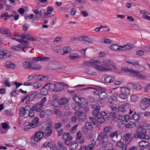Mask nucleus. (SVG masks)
I'll return each instance as SVG.
<instances>
[{
  "label": "nucleus",
  "mask_w": 150,
  "mask_h": 150,
  "mask_svg": "<svg viewBox=\"0 0 150 150\" xmlns=\"http://www.w3.org/2000/svg\"><path fill=\"white\" fill-rule=\"evenodd\" d=\"M61 47L60 46H56L54 47L53 49L54 51H56L57 52H59V50H61Z\"/></svg>",
  "instance_id": "nucleus-62"
},
{
  "label": "nucleus",
  "mask_w": 150,
  "mask_h": 150,
  "mask_svg": "<svg viewBox=\"0 0 150 150\" xmlns=\"http://www.w3.org/2000/svg\"><path fill=\"white\" fill-rule=\"evenodd\" d=\"M88 39V37L85 36H82L76 38H74V40H75L76 39H78L79 40L83 41L85 42H86L87 40Z\"/></svg>",
  "instance_id": "nucleus-32"
},
{
  "label": "nucleus",
  "mask_w": 150,
  "mask_h": 150,
  "mask_svg": "<svg viewBox=\"0 0 150 150\" xmlns=\"http://www.w3.org/2000/svg\"><path fill=\"white\" fill-rule=\"evenodd\" d=\"M121 93L127 95L129 94L130 91L128 88L124 87L121 89Z\"/></svg>",
  "instance_id": "nucleus-30"
},
{
  "label": "nucleus",
  "mask_w": 150,
  "mask_h": 150,
  "mask_svg": "<svg viewBox=\"0 0 150 150\" xmlns=\"http://www.w3.org/2000/svg\"><path fill=\"white\" fill-rule=\"evenodd\" d=\"M40 93L41 95L45 96L47 94L48 91L46 88H45L44 87H43L41 89Z\"/></svg>",
  "instance_id": "nucleus-35"
},
{
  "label": "nucleus",
  "mask_w": 150,
  "mask_h": 150,
  "mask_svg": "<svg viewBox=\"0 0 150 150\" xmlns=\"http://www.w3.org/2000/svg\"><path fill=\"white\" fill-rule=\"evenodd\" d=\"M59 65V64L57 62H54L49 64L48 68L50 69L54 70L58 68Z\"/></svg>",
  "instance_id": "nucleus-10"
},
{
  "label": "nucleus",
  "mask_w": 150,
  "mask_h": 150,
  "mask_svg": "<svg viewBox=\"0 0 150 150\" xmlns=\"http://www.w3.org/2000/svg\"><path fill=\"white\" fill-rule=\"evenodd\" d=\"M44 136L43 132L39 131L36 132L31 137V141L34 143L37 142L41 140Z\"/></svg>",
  "instance_id": "nucleus-3"
},
{
  "label": "nucleus",
  "mask_w": 150,
  "mask_h": 150,
  "mask_svg": "<svg viewBox=\"0 0 150 150\" xmlns=\"http://www.w3.org/2000/svg\"><path fill=\"white\" fill-rule=\"evenodd\" d=\"M38 91H36L32 94L29 97V99L30 101H32L34 98H38L40 97V93L38 94Z\"/></svg>",
  "instance_id": "nucleus-18"
},
{
  "label": "nucleus",
  "mask_w": 150,
  "mask_h": 150,
  "mask_svg": "<svg viewBox=\"0 0 150 150\" xmlns=\"http://www.w3.org/2000/svg\"><path fill=\"white\" fill-rule=\"evenodd\" d=\"M39 119L38 117L34 118L30 124H31V127L33 128H35L38 127L39 124Z\"/></svg>",
  "instance_id": "nucleus-16"
},
{
  "label": "nucleus",
  "mask_w": 150,
  "mask_h": 150,
  "mask_svg": "<svg viewBox=\"0 0 150 150\" xmlns=\"http://www.w3.org/2000/svg\"><path fill=\"white\" fill-rule=\"evenodd\" d=\"M68 101V100L67 99L63 98L60 99L59 100L60 104V105H65L67 103Z\"/></svg>",
  "instance_id": "nucleus-39"
},
{
  "label": "nucleus",
  "mask_w": 150,
  "mask_h": 150,
  "mask_svg": "<svg viewBox=\"0 0 150 150\" xmlns=\"http://www.w3.org/2000/svg\"><path fill=\"white\" fill-rule=\"evenodd\" d=\"M11 56V54L7 52L6 50H0V59H3L5 57H9Z\"/></svg>",
  "instance_id": "nucleus-11"
},
{
  "label": "nucleus",
  "mask_w": 150,
  "mask_h": 150,
  "mask_svg": "<svg viewBox=\"0 0 150 150\" xmlns=\"http://www.w3.org/2000/svg\"><path fill=\"white\" fill-rule=\"evenodd\" d=\"M62 136V139H69L70 140H71L73 139L72 137L70 135V134L69 132L64 133Z\"/></svg>",
  "instance_id": "nucleus-26"
},
{
  "label": "nucleus",
  "mask_w": 150,
  "mask_h": 150,
  "mask_svg": "<svg viewBox=\"0 0 150 150\" xmlns=\"http://www.w3.org/2000/svg\"><path fill=\"white\" fill-rule=\"evenodd\" d=\"M79 95L80 94L79 93H75V94H74V96L72 98L73 100L75 102L78 103L79 104L81 101V98L79 97Z\"/></svg>",
  "instance_id": "nucleus-21"
},
{
  "label": "nucleus",
  "mask_w": 150,
  "mask_h": 150,
  "mask_svg": "<svg viewBox=\"0 0 150 150\" xmlns=\"http://www.w3.org/2000/svg\"><path fill=\"white\" fill-rule=\"evenodd\" d=\"M11 50H15L16 51H20L21 50H23V49L22 48V47L21 45H16L13 46L11 47Z\"/></svg>",
  "instance_id": "nucleus-27"
},
{
  "label": "nucleus",
  "mask_w": 150,
  "mask_h": 150,
  "mask_svg": "<svg viewBox=\"0 0 150 150\" xmlns=\"http://www.w3.org/2000/svg\"><path fill=\"white\" fill-rule=\"evenodd\" d=\"M0 31L1 33L2 34H6L8 36L11 35V33L7 29H1L0 30Z\"/></svg>",
  "instance_id": "nucleus-36"
},
{
  "label": "nucleus",
  "mask_w": 150,
  "mask_h": 150,
  "mask_svg": "<svg viewBox=\"0 0 150 150\" xmlns=\"http://www.w3.org/2000/svg\"><path fill=\"white\" fill-rule=\"evenodd\" d=\"M75 115L76 117H78V118L80 121H84L86 119V115L82 111L75 112Z\"/></svg>",
  "instance_id": "nucleus-7"
},
{
  "label": "nucleus",
  "mask_w": 150,
  "mask_h": 150,
  "mask_svg": "<svg viewBox=\"0 0 150 150\" xmlns=\"http://www.w3.org/2000/svg\"><path fill=\"white\" fill-rule=\"evenodd\" d=\"M97 60L92 59L91 61H86L83 62V65L85 66H95V67H96V65L97 64L96 63V62L95 61Z\"/></svg>",
  "instance_id": "nucleus-14"
},
{
  "label": "nucleus",
  "mask_w": 150,
  "mask_h": 150,
  "mask_svg": "<svg viewBox=\"0 0 150 150\" xmlns=\"http://www.w3.org/2000/svg\"><path fill=\"white\" fill-rule=\"evenodd\" d=\"M139 96L136 95H132L131 96V102L134 103L137 101L139 99Z\"/></svg>",
  "instance_id": "nucleus-31"
},
{
  "label": "nucleus",
  "mask_w": 150,
  "mask_h": 150,
  "mask_svg": "<svg viewBox=\"0 0 150 150\" xmlns=\"http://www.w3.org/2000/svg\"><path fill=\"white\" fill-rule=\"evenodd\" d=\"M148 98H144L142 99L140 102V107L143 110H146L149 105V103L147 102Z\"/></svg>",
  "instance_id": "nucleus-8"
},
{
  "label": "nucleus",
  "mask_w": 150,
  "mask_h": 150,
  "mask_svg": "<svg viewBox=\"0 0 150 150\" xmlns=\"http://www.w3.org/2000/svg\"><path fill=\"white\" fill-rule=\"evenodd\" d=\"M50 59V57L44 56L42 57H34L32 59L34 61H43L45 62L48 61Z\"/></svg>",
  "instance_id": "nucleus-17"
},
{
  "label": "nucleus",
  "mask_w": 150,
  "mask_h": 150,
  "mask_svg": "<svg viewBox=\"0 0 150 150\" xmlns=\"http://www.w3.org/2000/svg\"><path fill=\"white\" fill-rule=\"evenodd\" d=\"M124 107L122 105H119L118 108V110L122 112H124L125 110Z\"/></svg>",
  "instance_id": "nucleus-57"
},
{
  "label": "nucleus",
  "mask_w": 150,
  "mask_h": 150,
  "mask_svg": "<svg viewBox=\"0 0 150 150\" xmlns=\"http://www.w3.org/2000/svg\"><path fill=\"white\" fill-rule=\"evenodd\" d=\"M94 148V145H93L91 144H89L87 147V149L88 150H91Z\"/></svg>",
  "instance_id": "nucleus-64"
},
{
  "label": "nucleus",
  "mask_w": 150,
  "mask_h": 150,
  "mask_svg": "<svg viewBox=\"0 0 150 150\" xmlns=\"http://www.w3.org/2000/svg\"><path fill=\"white\" fill-rule=\"evenodd\" d=\"M137 73H133L134 74L132 73V74H133L135 76H137V77H138L139 78H141L142 79H146V77L145 76H144L142 75L141 74H140L139 73V72L138 71H137Z\"/></svg>",
  "instance_id": "nucleus-41"
},
{
  "label": "nucleus",
  "mask_w": 150,
  "mask_h": 150,
  "mask_svg": "<svg viewBox=\"0 0 150 150\" xmlns=\"http://www.w3.org/2000/svg\"><path fill=\"white\" fill-rule=\"evenodd\" d=\"M140 146L144 148H145L148 146L149 143L146 141L141 140L139 142Z\"/></svg>",
  "instance_id": "nucleus-25"
},
{
  "label": "nucleus",
  "mask_w": 150,
  "mask_h": 150,
  "mask_svg": "<svg viewBox=\"0 0 150 150\" xmlns=\"http://www.w3.org/2000/svg\"><path fill=\"white\" fill-rule=\"evenodd\" d=\"M55 84H50L48 88V89L50 91H55Z\"/></svg>",
  "instance_id": "nucleus-44"
},
{
  "label": "nucleus",
  "mask_w": 150,
  "mask_h": 150,
  "mask_svg": "<svg viewBox=\"0 0 150 150\" xmlns=\"http://www.w3.org/2000/svg\"><path fill=\"white\" fill-rule=\"evenodd\" d=\"M95 61L98 64H102L101 65H96L95 69L99 71L107 72L110 71L112 68H115L116 66L113 62L110 59H104L100 61L99 60Z\"/></svg>",
  "instance_id": "nucleus-1"
},
{
  "label": "nucleus",
  "mask_w": 150,
  "mask_h": 150,
  "mask_svg": "<svg viewBox=\"0 0 150 150\" xmlns=\"http://www.w3.org/2000/svg\"><path fill=\"white\" fill-rule=\"evenodd\" d=\"M52 97L54 99V100L55 101L54 102L58 104L59 102L57 100L59 99V97L56 94H54L52 96Z\"/></svg>",
  "instance_id": "nucleus-53"
},
{
  "label": "nucleus",
  "mask_w": 150,
  "mask_h": 150,
  "mask_svg": "<svg viewBox=\"0 0 150 150\" xmlns=\"http://www.w3.org/2000/svg\"><path fill=\"white\" fill-rule=\"evenodd\" d=\"M56 131L58 132L57 135L58 137L60 136L64 132L62 128L56 129Z\"/></svg>",
  "instance_id": "nucleus-46"
},
{
  "label": "nucleus",
  "mask_w": 150,
  "mask_h": 150,
  "mask_svg": "<svg viewBox=\"0 0 150 150\" xmlns=\"http://www.w3.org/2000/svg\"><path fill=\"white\" fill-rule=\"evenodd\" d=\"M5 66L7 69H14L15 68L14 64L10 61H8L6 62Z\"/></svg>",
  "instance_id": "nucleus-23"
},
{
  "label": "nucleus",
  "mask_w": 150,
  "mask_h": 150,
  "mask_svg": "<svg viewBox=\"0 0 150 150\" xmlns=\"http://www.w3.org/2000/svg\"><path fill=\"white\" fill-rule=\"evenodd\" d=\"M86 128L88 130H91L92 128V124L91 122H86L85 125Z\"/></svg>",
  "instance_id": "nucleus-43"
},
{
  "label": "nucleus",
  "mask_w": 150,
  "mask_h": 150,
  "mask_svg": "<svg viewBox=\"0 0 150 150\" xmlns=\"http://www.w3.org/2000/svg\"><path fill=\"white\" fill-rule=\"evenodd\" d=\"M100 109V108H99L97 109L94 110L93 112V115L95 116H97L99 115Z\"/></svg>",
  "instance_id": "nucleus-38"
},
{
  "label": "nucleus",
  "mask_w": 150,
  "mask_h": 150,
  "mask_svg": "<svg viewBox=\"0 0 150 150\" xmlns=\"http://www.w3.org/2000/svg\"><path fill=\"white\" fill-rule=\"evenodd\" d=\"M146 129L143 127L138 128L136 130V133L134 134L135 138L141 139L144 135L146 133Z\"/></svg>",
  "instance_id": "nucleus-4"
},
{
  "label": "nucleus",
  "mask_w": 150,
  "mask_h": 150,
  "mask_svg": "<svg viewBox=\"0 0 150 150\" xmlns=\"http://www.w3.org/2000/svg\"><path fill=\"white\" fill-rule=\"evenodd\" d=\"M34 63V62H24L23 63V67L25 69L31 68L34 69H38L41 67V65L40 64L33 66V64Z\"/></svg>",
  "instance_id": "nucleus-5"
},
{
  "label": "nucleus",
  "mask_w": 150,
  "mask_h": 150,
  "mask_svg": "<svg viewBox=\"0 0 150 150\" xmlns=\"http://www.w3.org/2000/svg\"><path fill=\"white\" fill-rule=\"evenodd\" d=\"M44 134H45V138L50 136L52 133V124H50L48 126H47L44 129Z\"/></svg>",
  "instance_id": "nucleus-9"
},
{
  "label": "nucleus",
  "mask_w": 150,
  "mask_h": 150,
  "mask_svg": "<svg viewBox=\"0 0 150 150\" xmlns=\"http://www.w3.org/2000/svg\"><path fill=\"white\" fill-rule=\"evenodd\" d=\"M97 120L98 122L101 124L103 123L105 121V118L103 116L98 117Z\"/></svg>",
  "instance_id": "nucleus-42"
},
{
  "label": "nucleus",
  "mask_w": 150,
  "mask_h": 150,
  "mask_svg": "<svg viewBox=\"0 0 150 150\" xmlns=\"http://www.w3.org/2000/svg\"><path fill=\"white\" fill-rule=\"evenodd\" d=\"M78 54H71L69 55V57L71 60L75 59L76 58L78 57Z\"/></svg>",
  "instance_id": "nucleus-48"
},
{
  "label": "nucleus",
  "mask_w": 150,
  "mask_h": 150,
  "mask_svg": "<svg viewBox=\"0 0 150 150\" xmlns=\"http://www.w3.org/2000/svg\"><path fill=\"white\" fill-rule=\"evenodd\" d=\"M109 101L110 102V103H112V100H113L115 102H116L117 100V99L116 96H115L114 95L112 96L110 98H109L108 99Z\"/></svg>",
  "instance_id": "nucleus-55"
},
{
  "label": "nucleus",
  "mask_w": 150,
  "mask_h": 150,
  "mask_svg": "<svg viewBox=\"0 0 150 150\" xmlns=\"http://www.w3.org/2000/svg\"><path fill=\"white\" fill-rule=\"evenodd\" d=\"M78 146V145L77 143H75L72 144L71 145V148L72 150L75 149H76Z\"/></svg>",
  "instance_id": "nucleus-58"
},
{
  "label": "nucleus",
  "mask_w": 150,
  "mask_h": 150,
  "mask_svg": "<svg viewBox=\"0 0 150 150\" xmlns=\"http://www.w3.org/2000/svg\"><path fill=\"white\" fill-rule=\"evenodd\" d=\"M93 89H94V88H93ZM95 90L97 91H98L100 92H101V91H106L105 89L102 87H101L100 86H97V87L95 89Z\"/></svg>",
  "instance_id": "nucleus-51"
},
{
  "label": "nucleus",
  "mask_w": 150,
  "mask_h": 150,
  "mask_svg": "<svg viewBox=\"0 0 150 150\" xmlns=\"http://www.w3.org/2000/svg\"><path fill=\"white\" fill-rule=\"evenodd\" d=\"M25 110L23 108H21L19 109L20 116L22 117L24 114V112Z\"/></svg>",
  "instance_id": "nucleus-52"
},
{
  "label": "nucleus",
  "mask_w": 150,
  "mask_h": 150,
  "mask_svg": "<svg viewBox=\"0 0 150 150\" xmlns=\"http://www.w3.org/2000/svg\"><path fill=\"white\" fill-rule=\"evenodd\" d=\"M80 14L83 17H87L88 15V13L86 11H82L80 12Z\"/></svg>",
  "instance_id": "nucleus-54"
},
{
  "label": "nucleus",
  "mask_w": 150,
  "mask_h": 150,
  "mask_svg": "<svg viewBox=\"0 0 150 150\" xmlns=\"http://www.w3.org/2000/svg\"><path fill=\"white\" fill-rule=\"evenodd\" d=\"M109 137L112 141L115 142L120 141L122 138V136L117 131H115L109 134Z\"/></svg>",
  "instance_id": "nucleus-6"
},
{
  "label": "nucleus",
  "mask_w": 150,
  "mask_h": 150,
  "mask_svg": "<svg viewBox=\"0 0 150 150\" xmlns=\"http://www.w3.org/2000/svg\"><path fill=\"white\" fill-rule=\"evenodd\" d=\"M134 122L130 120H125V127L127 128L132 129L134 127Z\"/></svg>",
  "instance_id": "nucleus-15"
},
{
  "label": "nucleus",
  "mask_w": 150,
  "mask_h": 150,
  "mask_svg": "<svg viewBox=\"0 0 150 150\" xmlns=\"http://www.w3.org/2000/svg\"><path fill=\"white\" fill-rule=\"evenodd\" d=\"M49 79V77L47 75L42 76V75H38L37 77V80L39 81H45Z\"/></svg>",
  "instance_id": "nucleus-19"
},
{
  "label": "nucleus",
  "mask_w": 150,
  "mask_h": 150,
  "mask_svg": "<svg viewBox=\"0 0 150 150\" xmlns=\"http://www.w3.org/2000/svg\"><path fill=\"white\" fill-rule=\"evenodd\" d=\"M80 105V107L81 108H83L84 109V110L87 112L89 111V108L88 104L87 103L86 101H82L80 102L79 103Z\"/></svg>",
  "instance_id": "nucleus-12"
},
{
  "label": "nucleus",
  "mask_w": 150,
  "mask_h": 150,
  "mask_svg": "<svg viewBox=\"0 0 150 150\" xmlns=\"http://www.w3.org/2000/svg\"><path fill=\"white\" fill-rule=\"evenodd\" d=\"M64 52L62 54V55H64L66 54L70 53L71 52V48L68 46L64 47L63 50Z\"/></svg>",
  "instance_id": "nucleus-24"
},
{
  "label": "nucleus",
  "mask_w": 150,
  "mask_h": 150,
  "mask_svg": "<svg viewBox=\"0 0 150 150\" xmlns=\"http://www.w3.org/2000/svg\"><path fill=\"white\" fill-rule=\"evenodd\" d=\"M113 145V144L111 143H107L100 150H105L106 148H108L107 150H115V149Z\"/></svg>",
  "instance_id": "nucleus-13"
},
{
  "label": "nucleus",
  "mask_w": 150,
  "mask_h": 150,
  "mask_svg": "<svg viewBox=\"0 0 150 150\" xmlns=\"http://www.w3.org/2000/svg\"><path fill=\"white\" fill-rule=\"evenodd\" d=\"M31 124H30V122H29L28 125L25 126L24 127L25 130L26 131H28L31 127Z\"/></svg>",
  "instance_id": "nucleus-63"
},
{
  "label": "nucleus",
  "mask_w": 150,
  "mask_h": 150,
  "mask_svg": "<svg viewBox=\"0 0 150 150\" xmlns=\"http://www.w3.org/2000/svg\"><path fill=\"white\" fill-rule=\"evenodd\" d=\"M105 91H101V92L98 93V94L100 99L102 100H105L107 98L108 95Z\"/></svg>",
  "instance_id": "nucleus-20"
},
{
  "label": "nucleus",
  "mask_w": 150,
  "mask_h": 150,
  "mask_svg": "<svg viewBox=\"0 0 150 150\" xmlns=\"http://www.w3.org/2000/svg\"><path fill=\"white\" fill-rule=\"evenodd\" d=\"M115 78L112 76H107L105 78V81L107 83H110L115 80Z\"/></svg>",
  "instance_id": "nucleus-22"
},
{
  "label": "nucleus",
  "mask_w": 150,
  "mask_h": 150,
  "mask_svg": "<svg viewBox=\"0 0 150 150\" xmlns=\"http://www.w3.org/2000/svg\"><path fill=\"white\" fill-rule=\"evenodd\" d=\"M132 118L135 120H137L139 118V116L135 112H134V114L132 115Z\"/></svg>",
  "instance_id": "nucleus-47"
},
{
  "label": "nucleus",
  "mask_w": 150,
  "mask_h": 150,
  "mask_svg": "<svg viewBox=\"0 0 150 150\" xmlns=\"http://www.w3.org/2000/svg\"><path fill=\"white\" fill-rule=\"evenodd\" d=\"M123 138L125 141H127L132 139V135L130 133H126L124 134Z\"/></svg>",
  "instance_id": "nucleus-28"
},
{
  "label": "nucleus",
  "mask_w": 150,
  "mask_h": 150,
  "mask_svg": "<svg viewBox=\"0 0 150 150\" xmlns=\"http://www.w3.org/2000/svg\"><path fill=\"white\" fill-rule=\"evenodd\" d=\"M35 107H36V111L39 112L41 110L42 108L43 105L40 103H38L35 104Z\"/></svg>",
  "instance_id": "nucleus-37"
},
{
  "label": "nucleus",
  "mask_w": 150,
  "mask_h": 150,
  "mask_svg": "<svg viewBox=\"0 0 150 150\" xmlns=\"http://www.w3.org/2000/svg\"><path fill=\"white\" fill-rule=\"evenodd\" d=\"M53 10V8L51 6H49L47 9V13L48 15L51 13Z\"/></svg>",
  "instance_id": "nucleus-49"
},
{
  "label": "nucleus",
  "mask_w": 150,
  "mask_h": 150,
  "mask_svg": "<svg viewBox=\"0 0 150 150\" xmlns=\"http://www.w3.org/2000/svg\"><path fill=\"white\" fill-rule=\"evenodd\" d=\"M133 45L130 44L129 45H125L124 46H119L118 47V45L115 44H113L111 45L110 48L114 51H116L118 50L119 51L120 50H129L133 47Z\"/></svg>",
  "instance_id": "nucleus-2"
},
{
  "label": "nucleus",
  "mask_w": 150,
  "mask_h": 150,
  "mask_svg": "<svg viewBox=\"0 0 150 150\" xmlns=\"http://www.w3.org/2000/svg\"><path fill=\"white\" fill-rule=\"evenodd\" d=\"M38 75H29L28 76V79L29 80H32L33 79H35V80L37 79V77Z\"/></svg>",
  "instance_id": "nucleus-56"
},
{
  "label": "nucleus",
  "mask_w": 150,
  "mask_h": 150,
  "mask_svg": "<svg viewBox=\"0 0 150 150\" xmlns=\"http://www.w3.org/2000/svg\"><path fill=\"white\" fill-rule=\"evenodd\" d=\"M107 135L108 134H106V133H104L103 132L98 136V140L99 141H100L103 140L104 137H107Z\"/></svg>",
  "instance_id": "nucleus-33"
},
{
  "label": "nucleus",
  "mask_w": 150,
  "mask_h": 150,
  "mask_svg": "<svg viewBox=\"0 0 150 150\" xmlns=\"http://www.w3.org/2000/svg\"><path fill=\"white\" fill-rule=\"evenodd\" d=\"M33 86L35 88H38L40 87L41 86V85L38 82H36L33 83Z\"/></svg>",
  "instance_id": "nucleus-59"
},
{
  "label": "nucleus",
  "mask_w": 150,
  "mask_h": 150,
  "mask_svg": "<svg viewBox=\"0 0 150 150\" xmlns=\"http://www.w3.org/2000/svg\"><path fill=\"white\" fill-rule=\"evenodd\" d=\"M104 133H106V134L108 135V133H110L112 131L111 129L108 127H106L104 128Z\"/></svg>",
  "instance_id": "nucleus-45"
},
{
  "label": "nucleus",
  "mask_w": 150,
  "mask_h": 150,
  "mask_svg": "<svg viewBox=\"0 0 150 150\" xmlns=\"http://www.w3.org/2000/svg\"><path fill=\"white\" fill-rule=\"evenodd\" d=\"M80 108V105L79 104H76L72 106V108L75 110H79Z\"/></svg>",
  "instance_id": "nucleus-60"
},
{
  "label": "nucleus",
  "mask_w": 150,
  "mask_h": 150,
  "mask_svg": "<svg viewBox=\"0 0 150 150\" xmlns=\"http://www.w3.org/2000/svg\"><path fill=\"white\" fill-rule=\"evenodd\" d=\"M121 70L122 71H125L127 72H130L132 73H137V71L135 70L134 69H127V67H122L121 68Z\"/></svg>",
  "instance_id": "nucleus-29"
},
{
  "label": "nucleus",
  "mask_w": 150,
  "mask_h": 150,
  "mask_svg": "<svg viewBox=\"0 0 150 150\" xmlns=\"http://www.w3.org/2000/svg\"><path fill=\"white\" fill-rule=\"evenodd\" d=\"M64 88V87L60 84H55V91H58L62 90Z\"/></svg>",
  "instance_id": "nucleus-34"
},
{
  "label": "nucleus",
  "mask_w": 150,
  "mask_h": 150,
  "mask_svg": "<svg viewBox=\"0 0 150 150\" xmlns=\"http://www.w3.org/2000/svg\"><path fill=\"white\" fill-rule=\"evenodd\" d=\"M35 115L34 112L30 110L27 114V116H28V117H34Z\"/></svg>",
  "instance_id": "nucleus-61"
},
{
  "label": "nucleus",
  "mask_w": 150,
  "mask_h": 150,
  "mask_svg": "<svg viewBox=\"0 0 150 150\" xmlns=\"http://www.w3.org/2000/svg\"><path fill=\"white\" fill-rule=\"evenodd\" d=\"M62 125V124L61 123H56L55 124L54 128L57 129H58L59 128H61V126Z\"/></svg>",
  "instance_id": "nucleus-50"
},
{
  "label": "nucleus",
  "mask_w": 150,
  "mask_h": 150,
  "mask_svg": "<svg viewBox=\"0 0 150 150\" xmlns=\"http://www.w3.org/2000/svg\"><path fill=\"white\" fill-rule=\"evenodd\" d=\"M40 16L42 15L43 16L45 17L48 16L47 12L46 13V10L44 8H41V10L40 11Z\"/></svg>",
  "instance_id": "nucleus-40"
}]
</instances>
